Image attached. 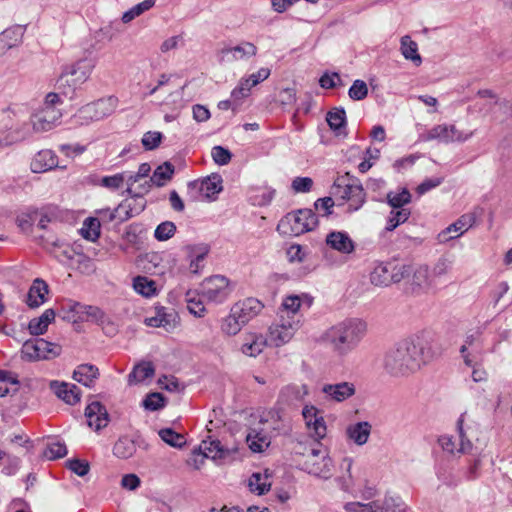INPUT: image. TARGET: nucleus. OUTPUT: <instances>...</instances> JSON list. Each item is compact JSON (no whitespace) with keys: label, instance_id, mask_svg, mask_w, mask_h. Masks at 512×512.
I'll list each match as a JSON object with an SVG mask.
<instances>
[{"label":"nucleus","instance_id":"nucleus-34","mask_svg":"<svg viewBox=\"0 0 512 512\" xmlns=\"http://www.w3.org/2000/svg\"><path fill=\"white\" fill-rule=\"evenodd\" d=\"M155 373L154 366L149 361H143L134 366L133 370L128 375L129 384L140 383L147 378L153 377Z\"/></svg>","mask_w":512,"mask_h":512},{"label":"nucleus","instance_id":"nucleus-26","mask_svg":"<svg viewBox=\"0 0 512 512\" xmlns=\"http://www.w3.org/2000/svg\"><path fill=\"white\" fill-rule=\"evenodd\" d=\"M267 345H269L267 337L261 334L249 333L245 336L241 352L246 356L256 357L262 353Z\"/></svg>","mask_w":512,"mask_h":512},{"label":"nucleus","instance_id":"nucleus-52","mask_svg":"<svg viewBox=\"0 0 512 512\" xmlns=\"http://www.w3.org/2000/svg\"><path fill=\"white\" fill-rule=\"evenodd\" d=\"M162 133L158 131H148L143 135L141 140L145 150H154L159 147L162 141Z\"/></svg>","mask_w":512,"mask_h":512},{"label":"nucleus","instance_id":"nucleus-60","mask_svg":"<svg viewBox=\"0 0 512 512\" xmlns=\"http://www.w3.org/2000/svg\"><path fill=\"white\" fill-rule=\"evenodd\" d=\"M452 268V261L446 257H441L434 264L432 274L436 277H440L449 273Z\"/></svg>","mask_w":512,"mask_h":512},{"label":"nucleus","instance_id":"nucleus-5","mask_svg":"<svg viewBox=\"0 0 512 512\" xmlns=\"http://www.w3.org/2000/svg\"><path fill=\"white\" fill-rule=\"evenodd\" d=\"M317 225L318 218L311 209H299L284 216L277 230L283 234L299 236L314 230Z\"/></svg>","mask_w":512,"mask_h":512},{"label":"nucleus","instance_id":"nucleus-30","mask_svg":"<svg viewBox=\"0 0 512 512\" xmlns=\"http://www.w3.org/2000/svg\"><path fill=\"white\" fill-rule=\"evenodd\" d=\"M55 319L53 309H46L40 317L30 320L28 329L30 334L38 336L47 331L49 324Z\"/></svg>","mask_w":512,"mask_h":512},{"label":"nucleus","instance_id":"nucleus-17","mask_svg":"<svg viewBox=\"0 0 512 512\" xmlns=\"http://www.w3.org/2000/svg\"><path fill=\"white\" fill-rule=\"evenodd\" d=\"M257 53V47L251 42H242L235 47L223 48L219 51V61L229 62L253 57Z\"/></svg>","mask_w":512,"mask_h":512},{"label":"nucleus","instance_id":"nucleus-32","mask_svg":"<svg viewBox=\"0 0 512 512\" xmlns=\"http://www.w3.org/2000/svg\"><path fill=\"white\" fill-rule=\"evenodd\" d=\"M133 289L146 298H151L158 294L156 282L146 276H136L133 279Z\"/></svg>","mask_w":512,"mask_h":512},{"label":"nucleus","instance_id":"nucleus-39","mask_svg":"<svg viewBox=\"0 0 512 512\" xmlns=\"http://www.w3.org/2000/svg\"><path fill=\"white\" fill-rule=\"evenodd\" d=\"M100 220L89 217L84 220L80 229L81 236L91 242H95L100 236Z\"/></svg>","mask_w":512,"mask_h":512},{"label":"nucleus","instance_id":"nucleus-63","mask_svg":"<svg viewBox=\"0 0 512 512\" xmlns=\"http://www.w3.org/2000/svg\"><path fill=\"white\" fill-rule=\"evenodd\" d=\"M413 282L417 286L429 284V269L427 266H419L413 274Z\"/></svg>","mask_w":512,"mask_h":512},{"label":"nucleus","instance_id":"nucleus-8","mask_svg":"<svg viewBox=\"0 0 512 512\" xmlns=\"http://www.w3.org/2000/svg\"><path fill=\"white\" fill-rule=\"evenodd\" d=\"M201 296L208 303L221 304L225 302L232 292L228 278L214 275L204 279L200 285Z\"/></svg>","mask_w":512,"mask_h":512},{"label":"nucleus","instance_id":"nucleus-3","mask_svg":"<svg viewBox=\"0 0 512 512\" xmlns=\"http://www.w3.org/2000/svg\"><path fill=\"white\" fill-rule=\"evenodd\" d=\"M282 428L280 416L276 411L264 413L256 427L250 429L246 441L253 452H262L269 447L271 439Z\"/></svg>","mask_w":512,"mask_h":512},{"label":"nucleus","instance_id":"nucleus-38","mask_svg":"<svg viewBox=\"0 0 512 512\" xmlns=\"http://www.w3.org/2000/svg\"><path fill=\"white\" fill-rule=\"evenodd\" d=\"M401 52L406 59L411 60L416 65L421 64L422 59L418 53V45L408 35L401 38Z\"/></svg>","mask_w":512,"mask_h":512},{"label":"nucleus","instance_id":"nucleus-13","mask_svg":"<svg viewBox=\"0 0 512 512\" xmlns=\"http://www.w3.org/2000/svg\"><path fill=\"white\" fill-rule=\"evenodd\" d=\"M264 305L256 298L248 297L239 300L231 306L232 312L237 315L244 325L248 324L252 319L261 313Z\"/></svg>","mask_w":512,"mask_h":512},{"label":"nucleus","instance_id":"nucleus-20","mask_svg":"<svg viewBox=\"0 0 512 512\" xmlns=\"http://www.w3.org/2000/svg\"><path fill=\"white\" fill-rule=\"evenodd\" d=\"M321 390L327 400L335 402H343L352 397L356 392L355 385L350 382L325 384Z\"/></svg>","mask_w":512,"mask_h":512},{"label":"nucleus","instance_id":"nucleus-24","mask_svg":"<svg viewBox=\"0 0 512 512\" xmlns=\"http://www.w3.org/2000/svg\"><path fill=\"white\" fill-rule=\"evenodd\" d=\"M48 292L47 283L40 278H36L29 288L25 302L30 308H38L45 303Z\"/></svg>","mask_w":512,"mask_h":512},{"label":"nucleus","instance_id":"nucleus-29","mask_svg":"<svg viewBox=\"0 0 512 512\" xmlns=\"http://www.w3.org/2000/svg\"><path fill=\"white\" fill-rule=\"evenodd\" d=\"M186 250L188 256L191 258L189 265L190 271L192 273H198L199 269L202 267V262L209 252V247L206 244L189 245L186 247Z\"/></svg>","mask_w":512,"mask_h":512},{"label":"nucleus","instance_id":"nucleus-28","mask_svg":"<svg viewBox=\"0 0 512 512\" xmlns=\"http://www.w3.org/2000/svg\"><path fill=\"white\" fill-rule=\"evenodd\" d=\"M98 375L99 370L96 366L81 364L74 370L73 379L87 387H91L98 378Z\"/></svg>","mask_w":512,"mask_h":512},{"label":"nucleus","instance_id":"nucleus-40","mask_svg":"<svg viewBox=\"0 0 512 512\" xmlns=\"http://www.w3.org/2000/svg\"><path fill=\"white\" fill-rule=\"evenodd\" d=\"M173 174V165L169 162H165L155 169L153 175L150 178V181L157 187H162L167 181H169L172 178Z\"/></svg>","mask_w":512,"mask_h":512},{"label":"nucleus","instance_id":"nucleus-18","mask_svg":"<svg viewBox=\"0 0 512 512\" xmlns=\"http://www.w3.org/2000/svg\"><path fill=\"white\" fill-rule=\"evenodd\" d=\"M233 451L225 448L217 439L203 440L199 446V454H202L201 463L204 458H211L215 461L225 460L231 457Z\"/></svg>","mask_w":512,"mask_h":512},{"label":"nucleus","instance_id":"nucleus-46","mask_svg":"<svg viewBox=\"0 0 512 512\" xmlns=\"http://www.w3.org/2000/svg\"><path fill=\"white\" fill-rule=\"evenodd\" d=\"M18 42L19 37L16 31L7 29L0 33V57L5 55L9 49L16 46Z\"/></svg>","mask_w":512,"mask_h":512},{"label":"nucleus","instance_id":"nucleus-21","mask_svg":"<svg viewBox=\"0 0 512 512\" xmlns=\"http://www.w3.org/2000/svg\"><path fill=\"white\" fill-rule=\"evenodd\" d=\"M326 245L341 254H351L355 250V244L348 233L343 231H332L327 234Z\"/></svg>","mask_w":512,"mask_h":512},{"label":"nucleus","instance_id":"nucleus-27","mask_svg":"<svg viewBox=\"0 0 512 512\" xmlns=\"http://www.w3.org/2000/svg\"><path fill=\"white\" fill-rule=\"evenodd\" d=\"M56 166L57 156L51 150L38 152L32 162V170L36 173L50 170Z\"/></svg>","mask_w":512,"mask_h":512},{"label":"nucleus","instance_id":"nucleus-61","mask_svg":"<svg viewBox=\"0 0 512 512\" xmlns=\"http://www.w3.org/2000/svg\"><path fill=\"white\" fill-rule=\"evenodd\" d=\"M231 153L222 146H215L212 149L213 160L219 165L228 164L231 160Z\"/></svg>","mask_w":512,"mask_h":512},{"label":"nucleus","instance_id":"nucleus-10","mask_svg":"<svg viewBox=\"0 0 512 512\" xmlns=\"http://www.w3.org/2000/svg\"><path fill=\"white\" fill-rule=\"evenodd\" d=\"M423 137L427 141L438 140L444 143H451L466 141L470 134L460 131L453 124H439L427 130Z\"/></svg>","mask_w":512,"mask_h":512},{"label":"nucleus","instance_id":"nucleus-56","mask_svg":"<svg viewBox=\"0 0 512 512\" xmlns=\"http://www.w3.org/2000/svg\"><path fill=\"white\" fill-rule=\"evenodd\" d=\"M67 454V448L64 443L61 442H52L48 444L44 455L50 460H54L57 458H62Z\"/></svg>","mask_w":512,"mask_h":512},{"label":"nucleus","instance_id":"nucleus-43","mask_svg":"<svg viewBox=\"0 0 512 512\" xmlns=\"http://www.w3.org/2000/svg\"><path fill=\"white\" fill-rule=\"evenodd\" d=\"M249 488L252 492L262 495L267 492L271 487L268 475L261 473H253L249 478Z\"/></svg>","mask_w":512,"mask_h":512},{"label":"nucleus","instance_id":"nucleus-41","mask_svg":"<svg viewBox=\"0 0 512 512\" xmlns=\"http://www.w3.org/2000/svg\"><path fill=\"white\" fill-rule=\"evenodd\" d=\"M483 330L480 327H476L467 331L464 342L460 347V353H466V350L470 348H477L478 346H484L483 343Z\"/></svg>","mask_w":512,"mask_h":512},{"label":"nucleus","instance_id":"nucleus-54","mask_svg":"<svg viewBox=\"0 0 512 512\" xmlns=\"http://www.w3.org/2000/svg\"><path fill=\"white\" fill-rule=\"evenodd\" d=\"M39 216L38 210H31L28 213H22L17 217V225L22 231H28L36 222Z\"/></svg>","mask_w":512,"mask_h":512},{"label":"nucleus","instance_id":"nucleus-15","mask_svg":"<svg viewBox=\"0 0 512 512\" xmlns=\"http://www.w3.org/2000/svg\"><path fill=\"white\" fill-rule=\"evenodd\" d=\"M475 223V217L473 214H464L454 223L450 224L447 228L442 230L437 239L440 243H446L454 238L460 237Z\"/></svg>","mask_w":512,"mask_h":512},{"label":"nucleus","instance_id":"nucleus-42","mask_svg":"<svg viewBox=\"0 0 512 512\" xmlns=\"http://www.w3.org/2000/svg\"><path fill=\"white\" fill-rule=\"evenodd\" d=\"M334 187L338 192H358L362 190L361 185L357 183V179L349 173L338 176L334 181Z\"/></svg>","mask_w":512,"mask_h":512},{"label":"nucleus","instance_id":"nucleus-19","mask_svg":"<svg viewBox=\"0 0 512 512\" xmlns=\"http://www.w3.org/2000/svg\"><path fill=\"white\" fill-rule=\"evenodd\" d=\"M145 324L150 327H162L166 331H171L176 327L177 324V314L175 311H168L165 307H156L155 315L146 317Z\"/></svg>","mask_w":512,"mask_h":512},{"label":"nucleus","instance_id":"nucleus-37","mask_svg":"<svg viewBox=\"0 0 512 512\" xmlns=\"http://www.w3.org/2000/svg\"><path fill=\"white\" fill-rule=\"evenodd\" d=\"M187 302V309L190 313L195 315L196 317H203L205 315L206 309L204 306V299L201 296V293H197L196 291L189 290L185 296Z\"/></svg>","mask_w":512,"mask_h":512},{"label":"nucleus","instance_id":"nucleus-22","mask_svg":"<svg viewBox=\"0 0 512 512\" xmlns=\"http://www.w3.org/2000/svg\"><path fill=\"white\" fill-rule=\"evenodd\" d=\"M85 416L88 425L95 430L106 427L109 422L106 408L98 401L92 402L86 407Z\"/></svg>","mask_w":512,"mask_h":512},{"label":"nucleus","instance_id":"nucleus-14","mask_svg":"<svg viewBox=\"0 0 512 512\" xmlns=\"http://www.w3.org/2000/svg\"><path fill=\"white\" fill-rule=\"evenodd\" d=\"M312 301L313 299L307 294L289 295L284 298L278 314L284 317L295 316L301 320V315L299 314L301 308H310Z\"/></svg>","mask_w":512,"mask_h":512},{"label":"nucleus","instance_id":"nucleus-2","mask_svg":"<svg viewBox=\"0 0 512 512\" xmlns=\"http://www.w3.org/2000/svg\"><path fill=\"white\" fill-rule=\"evenodd\" d=\"M366 333L365 321L359 318H346L326 329L322 340L335 355L345 357L359 346Z\"/></svg>","mask_w":512,"mask_h":512},{"label":"nucleus","instance_id":"nucleus-35","mask_svg":"<svg viewBox=\"0 0 512 512\" xmlns=\"http://www.w3.org/2000/svg\"><path fill=\"white\" fill-rule=\"evenodd\" d=\"M136 452L135 442L127 436L120 437L113 447V454L120 459H128Z\"/></svg>","mask_w":512,"mask_h":512},{"label":"nucleus","instance_id":"nucleus-7","mask_svg":"<svg viewBox=\"0 0 512 512\" xmlns=\"http://www.w3.org/2000/svg\"><path fill=\"white\" fill-rule=\"evenodd\" d=\"M301 326V320L292 317L277 316V319L270 325L267 338L272 347H281L292 340L295 333Z\"/></svg>","mask_w":512,"mask_h":512},{"label":"nucleus","instance_id":"nucleus-55","mask_svg":"<svg viewBox=\"0 0 512 512\" xmlns=\"http://www.w3.org/2000/svg\"><path fill=\"white\" fill-rule=\"evenodd\" d=\"M410 271L411 269L408 265L390 262V275L393 277L392 283L400 282L409 275Z\"/></svg>","mask_w":512,"mask_h":512},{"label":"nucleus","instance_id":"nucleus-44","mask_svg":"<svg viewBox=\"0 0 512 512\" xmlns=\"http://www.w3.org/2000/svg\"><path fill=\"white\" fill-rule=\"evenodd\" d=\"M409 215L410 211L408 209L392 210L381 235L384 236L387 232L393 231L398 225L404 223Z\"/></svg>","mask_w":512,"mask_h":512},{"label":"nucleus","instance_id":"nucleus-62","mask_svg":"<svg viewBox=\"0 0 512 512\" xmlns=\"http://www.w3.org/2000/svg\"><path fill=\"white\" fill-rule=\"evenodd\" d=\"M286 255L290 262H302L306 256L303 247L299 244L289 246Z\"/></svg>","mask_w":512,"mask_h":512},{"label":"nucleus","instance_id":"nucleus-64","mask_svg":"<svg viewBox=\"0 0 512 512\" xmlns=\"http://www.w3.org/2000/svg\"><path fill=\"white\" fill-rule=\"evenodd\" d=\"M313 187V180L309 177H297L292 182V189L295 192H308Z\"/></svg>","mask_w":512,"mask_h":512},{"label":"nucleus","instance_id":"nucleus-25","mask_svg":"<svg viewBox=\"0 0 512 512\" xmlns=\"http://www.w3.org/2000/svg\"><path fill=\"white\" fill-rule=\"evenodd\" d=\"M372 431V425L367 421L353 423L347 426L346 436L348 440L358 446H363L368 442Z\"/></svg>","mask_w":512,"mask_h":512},{"label":"nucleus","instance_id":"nucleus-47","mask_svg":"<svg viewBox=\"0 0 512 512\" xmlns=\"http://www.w3.org/2000/svg\"><path fill=\"white\" fill-rule=\"evenodd\" d=\"M159 436L165 443L172 447L181 448L185 444L184 436L171 428L161 429Z\"/></svg>","mask_w":512,"mask_h":512},{"label":"nucleus","instance_id":"nucleus-58","mask_svg":"<svg viewBox=\"0 0 512 512\" xmlns=\"http://www.w3.org/2000/svg\"><path fill=\"white\" fill-rule=\"evenodd\" d=\"M251 87L245 80H241L239 85L231 92V98L234 104H239L242 99L247 97L250 93Z\"/></svg>","mask_w":512,"mask_h":512},{"label":"nucleus","instance_id":"nucleus-6","mask_svg":"<svg viewBox=\"0 0 512 512\" xmlns=\"http://www.w3.org/2000/svg\"><path fill=\"white\" fill-rule=\"evenodd\" d=\"M90 73L91 66L84 61L67 65L57 80V88L64 95L73 94L78 87L88 80Z\"/></svg>","mask_w":512,"mask_h":512},{"label":"nucleus","instance_id":"nucleus-31","mask_svg":"<svg viewBox=\"0 0 512 512\" xmlns=\"http://www.w3.org/2000/svg\"><path fill=\"white\" fill-rule=\"evenodd\" d=\"M190 188L199 192H221L222 178L218 174H212L201 180L194 181L190 184Z\"/></svg>","mask_w":512,"mask_h":512},{"label":"nucleus","instance_id":"nucleus-49","mask_svg":"<svg viewBox=\"0 0 512 512\" xmlns=\"http://www.w3.org/2000/svg\"><path fill=\"white\" fill-rule=\"evenodd\" d=\"M326 120L332 130H340L346 123L344 109H335L334 111L328 112Z\"/></svg>","mask_w":512,"mask_h":512},{"label":"nucleus","instance_id":"nucleus-12","mask_svg":"<svg viewBox=\"0 0 512 512\" xmlns=\"http://www.w3.org/2000/svg\"><path fill=\"white\" fill-rule=\"evenodd\" d=\"M302 416L309 434L315 438L316 441L326 436L327 427L325 420L315 406L306 405L302 410Z\"/></svg>","mask_w":512,"mask_h":512},{"label":"nucleus","instance_id":"nucleus-51","mask_svg":"<svg viewBox=\"0 0 512 512\" xmlns=\"http://www.w3.org/2000/svg\"><path fill=\"white\" fill-rule=\"evenodd\" d=\"M175 231V224L170 221H165L157 226L154 232V236L159 241H166L175 234Z\"/></svg>","mask_w":512,"mask_h":512},{"label":"nucleus","instance_id":"nucleus-11","mask_svg":"<svg viewBox=\"0 0 512 512\" xmlns=\"http://www.w3.org/2000/svg\"><path fill=\"white\" fill-rule=\"evenodd\" d=\"M23 352L33 359H49L61 353V346L38 338L34 341H27L23 346Z\"/></svg>","mask_w":512,"mask_h":512},{"label":"nucleus","instance_id":"nucleus-9","mask_svg":"<svg viewBox=\"0 0 512 512\" xmlns=\"http://www.w3.org/2000/svg\"><path fill=\"white\" fill-rule=\"evenodd\" d=\"M463 417L457 421V435H442L438 438V443L446 453L452 456H460L462 454H470L473 450L472 442L466 438L463 430Z\"/></svg>","mask_w":512,"mask_h":512},{"label":"nucleus","instance_id":"nucleus-16","mask_svg":"<svg viewBox=\"0 0 512 512\" xmlns=\"http://www.w3.org/2000/svg\"><path fill=\"white\" fill-rule=\"evenodd\" d=\"M146 206L144 194H128V196L117 206V212L121 220H128L141 213Z\"/></svg>","mask_w":512,"mask_h":512},{"label":"nucleus","instance_id":"nucleus-59","mask_svg":"<svg viewBox=\"0 0 512 512\" xmlns=\"http://www.w3.org/2000/svg\"><path fill=\"white\" fill-rule=\"evenodd\" d=\"M49 111L43 109L41 112L37 113L33 119V126L37 130H49L53 126V121L47 119L46 113Z\"/></svg>","mask_w":512,"mask_h":512},{"label":"nucleus","instance_id":"nucleus-57","mask_svg":"<svg viewBox=\"0 0 512 512\" xmlns=\"http://www.w3.org/2000/svg\"><path fill=\"white\" fill-rule=\"evenodd\" d=\"M67 468L76 475L83 477L88 474L90 465L86 460L70 459L66 462Z\"/></svg>","mask_w":512,"mask_h":512},{"label":"nucleus","instance_id":"nucleus-23","mask_svg":"<svg viewBox=\"0 0 512 512\" xmlns=\"http://www.w3.org/2000/svg\"><path fill=\"white\" fill-rule=\"evenodd\" d=\"M50 389L69 405H75L80 401V389L75 384L51 381Z\"/></svg>","mask_w":512,"mask_h":512},{"label":"nucleus","instance_id":"nucleus-48","mask_svg":"<svg viewBox=\"0 0 512 512\" xmlns=\"http://www.w3.org/2000/svg\"><path fill=\"white\" fill-rule=\"evenodd\" d=\"M460 354L466 366H475L476 364H483V346H478L477 348H470L466 350V353Z\"/></svg>","mask_w":512,"mask_h":512},{"label":"nucleus","instance_id":"nucleus-1","mask_svg":"<svg viewBox=\"0 0 512 512\" xmlns=\"http://www.w3.org/2000/svg\"><path fill=\"white\" fill-rule=\"evenodd\" d=\"M432 358L431 347L421 336L405 339L390 349L384 358V368L394 377L417 372Z\"/></svg>","mask_w":512,"mask_h":512},{"label":"nucleus","instance_id":"nucleus-50","mask_svg":"<svg viewBox=\"0 0 512 512\" xmlns=\"http://www.w3.org/2000/svg\"><path fill=\"white\" fill-rule=\"evenodd\" d=\"M143 406L146 410L156 411L165 406V398L161 393L153 392L143 400Z\"/></svg>","mask_w":512,"mask_h":512},{"label":"nucleus","instance_id":"nucleus-4","mask_svg":"<svg viewBox=\"0 0 512 512\" xmlns=\"http://www.w3.org/2000/svg\"><path fill=\"white\" fill-rule=\"evenodd\" d=\"M302 469L314 476L329 479L332 476L333 462L329 456V451L319 441H316L304 454Z\"/></svg>","mask_w":512,"mask_h":512},{"label":"nucleus","instance_id":"nucleus-33","mask_svg":"<svg viewBox=\"0 0 512 512\" xmlns=\"http://www.w3.org/2000/svg\"><path fill=\"white\" fill-rule=\"evenodd\" d=\"M393 277L390 275V262L378 263L370 275L371 283L376 286H388L392 284Z\"/></svg>","mask_w":512,"mask_h":512},{"label":"nucleus","instance_id":"nucleus-36","mask_svg":"<svg viewBox=\"0 0 512 512\" xmlns=\"http://www.w3.org/2000/svg\"><path fill=\"white\" fill-rule=\"evenodd\" d=\"M243 326H245L244 323L230 309L229 314L221 320L220 329L227 336H235L241 331Z\"/></svg>","mask_w":512,"mask_h":512},{"label":"nucleus","instance_id":"nucleus-53","mask_svg":"<svg viewBox=\"0 0 512 512\" xmlns=\"http://www.w3.org/2000/svg\"><path fill=\"white\" fill-rule=\"evenodd\" d=\"M348 94L352 100H363L368 94L367 84L363 80H355L350 87Z\"/></svg>","mask_w":512,"mask_h":512},{"label":"nucleus","instance_id":"nucleus-45","mask_svg":"<svg viewBox=\"0 0 512 512\" xmlns=\"http://www.w3.org/2000/svg\"><path fill=\"white\" fill-rule=\"evenodd\" d=\"M80 321H91L98 325H104L105 323L109 322L108 317L104 311H102L99 307L92 305L87 306V310L84 311V316L80 317Z\"/></svg>","mask_w":512,"mask_h":512}]
</instances>
